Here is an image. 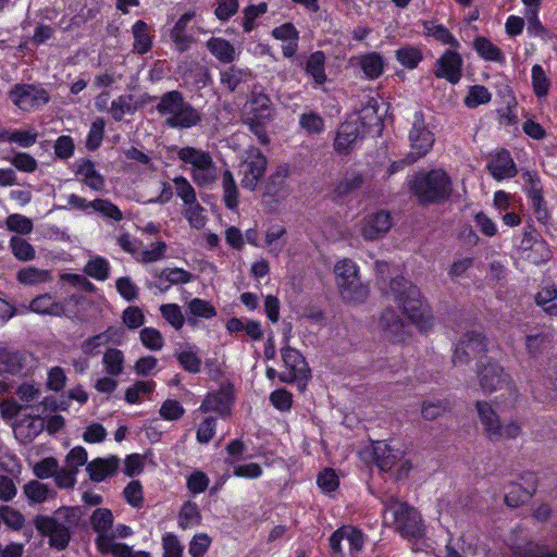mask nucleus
Returning <instances> with one entry per match:
<instances>
[{
    "mask_svg": "<svg viewBox=\"0 0 557 557\" xmlns=\"http://www.w3.org/2000/svg\"><path fill=\"white\" fill-rule=\"evenodd\" d=\"M411 152L407 154V163H414L424 157L433 147L434 135L425 125L424 115L421 111L413 114L412 127L409 132Z\"/></svg>",
    "mask_w": 557,
    "mask_h": 557,
    "instance_id": "13",
    "label": "nucleus"
},
{
    "mask_svg": "<svg viewBox=\"0 0 557 557\" xmlns=\"http://www.w3.org/2000/svg\"><path fill=\"white\" fill-rule=\"evenodd\" d=\"M232 396L230 392L221 389L215 393H209L199 407L202 412H216L225 417L231 411Z\"/></svg>",
    "mask_w": 557,
    "mask_h": 557,
    "instance_id": "29",
    "label": "nucleus"
},
{
    "mask_svg": "<svg viewBox=\"0 0 557 557\" xmlns=\"http://www.w3.org/2000/svg\"><path fill=\"white\" fill-rule=\"evenodd\" d=\"M473 48L485 61H492L499 64L505 62V55L502 50L486 37H476L473 41Z\"/></svg>",
    "mask_w": 557,
    "mask_h": 557,
    "instance_id": "35",
    "label": "nucleus"
},
{
    "mask_svg": "<svg viewBox=\"0 0 557 557\" xmlns=\"http://www.w3.org/2000/svg\"><path fill=\"white\" fill-rule=\"evenodd\" d=\"M529 485L522 487L520 484H511L510 490L505 495V502L509 507H519L528 500L535 491V478L532 473L528 474Z\"/></svg>",
    "mask_w": 557,
    "mask_h": 557,
    "instance_id": "32",
    "label": "nucleus"
},
{
    "mask_svg": "<svg viewBox=\"0 0 557 557\" xmlns=\"http://www.w3.org/2000/svg\"><path fill=\"white\" fill-rule=\"evenodd\" d=\"M125 357L117 348H108L102 357V364L107 374L119 376L123 373Z\"/></svg>",
    "mask_w": 557,
    "mask_h": 557,
    "instance_id": "43",
    "label": "nucleus"
},
{
    "mask_svg": "<svg viewBox=\"0 0 557 557\" xmlns=\"http://www.w3.org/2000/svg\"><path fill=\"white\" fill-rule=\"evenodd\" d=\"M434 74L438 78H445L451 84H457L462 76L461 55L456 51H445L435 63Z\"/></svg>",
    "mask_w": 557,
    "mask_h": 557,
    "instance_id": "21",
    "label": "nucleus"
},
{
    "mask_svg": "<svg viewBox=\"0 0 557 557\" xmlns=\"http://www.w3.org/2000/svg\"><path fill=\"white\" fill-rule=\"evenodd\" d=\"M384 336L393 342H403L409 334V325L391 308L385 309L379 321Z\"/></svg>",
    "mask_w": 557,
    "mask_h": 557,
    "instance_id": "20",
    "label": "nucleus"
},
{
    "mask_svg": "<svg viewBox=\"0 0 557 557\" xmlns=\"http://www.w3.org/2000/svg\"><path fill=\"white\" fill-rule=\"evenodd\" d=\"M219 175V171L213 160L209 163L205 164L201 168L191 170V178L193 181L201 187L209 186L213 184Z\"/></svg>",
    "mask_w": 557,
    "mask_h": 557,
    "instance_id": "48",
    "label": "nucleus"
},
{
    "mask_svg": "<svg viewBox=\"0 0 557 557\" xmlns=\"http://www.w3.org/2000/svg\"><path fill=\"white\" fill-rule=\"evenodd\" d=\"M223 200L227 209L234 210L238 207V189L234 176L230 170L222 174Z\"/></svg>",
    "mask_w": 557,
    "mask_h": 557,
    "instance_id": "46",
    "label": "nucleus"
},
{
    "mask_svg": "<svg viewBox=\"0 0 557 557\" xmlns=\"http://www.w3.org/2000/svg\"><path fill=\"white\" fill-rule=\"evenodd\" d=\"M141 344L150 350H161L164 345L162 334L154 327H144L139 334Z\"/></svg>",
    "mask_w": 557,
    "mask_h": 557,
    "instance_id": "58",
    "label": "nucleus"
},
{
    "mask_svg": "<svg viewBox=\"0 0 557 557\" xmlns=\"http://www.w3.org/2000/svg\"><path fill=\"white\" fill-rule=\"evenodd\" d=\"M396 60L407 69H416L422 61L421 50L413 46H404L395 51Z\"/></svg>",
    "mask_w": 557,
    "mask_h": 557,
    "instance_id": "47",
    "label": "nucleus"
},
{
    "mask_svg": "<svg viewBox=\"0 0 557 557\" xmlns=\"http://www.w3.org/2000/svg\"><path fill=\"white\" fill-rule=\"evenodd\" d=\"M360 66L370 79L377 78L383 72V60L379 53H369L360 59Z\"/></svg>",
    "mask_w": 557,
    "mask_h": 557,
    "instance_id": "52",
    "label": "nucleus"
},
{
    "mask_svg": "<svg viewBox=\"0 0 557 557\" xmlns=\"http://www.w3.org/2000/svg\"><path fill=\"white\" fill-rule=\"evenodd\" d=\"M305 71L312 77L315 85H323L326 82L324 53L322 51L311 53L306 62Z\"/></svg>",
    "mask_w": 557,
    "mask_h": 557,
    "instance_id": "33",
    "label": "nucleus"
},
{
    "mask_svg": "<svg viewBox=\"0 0 557 557\" xmlns=\"http://www.w3.org/2000/svg\"><path fill=\"white\" fill-rule=\"evenodd\" d=\"M349 546L351 557L360 553L364 546L366 535L363 532L352 525H343L337 529L330 537V547L332 552L343 557L342 542Z\"/></svg>",
    "mask_w": 557,
    "mask_h": 557,
    "instance_id": "19",
    "label": "nucleus"
},
{
    "mask_svg": "<svg viewBox=\"0 0 557 557\" xmlns=\"http://www.w3.org/2000/svg\"><path fill=\"white\" fill-rule=\"evenodd\" d=\"M161 315L169 322L175 330H181L185 323V318L182 310L176 304H165L160 307Z\"/></svg>",
    "mask_w": 557,
    "mask_h": 557,
    "instance_id": "57",
    "label": "nucleus"
},
{
    "mask_svg": "<svg viewBox=\"0 0 557 557\" xmlns=\"http://www.w3.org/2000/svg\"><path fill=\"white\" fill-rule=\"evenodd\" d=\"M392 216L387 211H379L367 215L362 221L361 235L367 240L383 237L392 227Z\"/></svg>",
    "mask_w": 557,
    "mask_h": 557,
    "instance_id": "22",
    "label": "nucleus"
},
{
    "mask_svg": "<svg viewBox=\"0 0 557 557\" xmlns=\"http://www.w3.org/2000/svg\"><path fill=\"white\" fill-rule=\"evenodd\" d=\"M33 312L38 314H47L51 317H61L64 314V306L57 301L50 294L39 295L34 298L29 305Z\"/></svg>",
    "mask_w": 557,
    "mask_h": 557,
    "instance_id": "31",
    "label": "nucleus"
},
{
    "mask_svg": "<svg viewBox=\"0 0 557 557\" xmlns=\"http://www.w3.org/2000/svg\"><path fill=\"white\" fill-rule=\"evenodd\" d=\"M532 85L536 96L543 97L547 95L550 83L543 67L539 64L532 67Z\"/></svg>",
    "mask_w": 557,
    "mask_h": 557,
    "instance_id": "61",
    "label": "nucleus"
},
{
    "mask_svg": "<svg viewBox=\"0 0 557 557\" xmlns=\"http://www.w3.org/2000/svg\"><path fill=\"white\" fill-rule=\"evenodd\" d=\"M91 529L98 534L95 540V545L101 554H110L115 546L121 543L112 542L109 536L111 528L113 527V515L107 508H98L90 516Z\"/></svg>",
    "mask_w": 557,
    "mask_h": 557,
    "instance_id": "16",
    "label": "nucleus"
},
{
    "mask_svg": "<svg viewBox=\"0 0 557 557\" xmlns=\"http://www.w3.org/2000/svg\"><path fill=\"white\" fill-rule=\"evenodd\" d=\"M91 205H94V211L100 213L104 218L112 219L116 222L123 219L122 211L107 199H95Z\"/></svg>",
    "mask_w": 557,
    "mask_h": 557,
    "instance_id": "62",
    "label": "nucleus"
},
{
    "mask_svg": "<svg viewBox=\"0 0 557 557\" xmlns=\"http://www.w3.org/2000/svg\"><path fill=\"white\" fill-rule=\"evenodd\" d=\"M485 351L486 338L480 332L469 331L457 343L453 355V363L456 367L466 366Z\"/></svg>",
    "mask_w": 557,
    "mask_h": 557,
    "instance_id": "15",
    "label": "nucleus"
},
{
    "mask_svg": "<svg viewBox=\"0 0 557 557\" xmlns=\"http://www.w3.org/2000/svg\"><path fill=\"white\" fill-rule=\"evenodd\" d=\"M487 169L491 175L502 181L505 178H511L517 174V166L509 153V151L503 149L496 152L487 164Z\"/></svg>",
    "mask_w": 557,
    "mask_h": 557,
    "instance_id": "24",
    "label": "nucleus"
},
{
    "mask_svg": "<svg viewBox=\"0 0 557 557\" xmlns=\"http://www.w3.org/2000/svg\"><path fill=\"white\" fill-rule=\"evenodd\" d=\"M24 494L30 503L41 504L54 497V490L48 484L41 483L37 480L29 481L24 485Z\"/></svg>",
    "mask_w": 557,
    "mask_h": 557,
    "instance_id": "40",
    "label": "nucleus"
},
{
    "mask_svg": "<svg viewBox=\"0 0 557 557\" xmlns=\"http://www.w3.org/2000/svg\"><path fill=\"white\" fill-rule=\"evenodd\" d=\"M509 547L513 557H557V550L550 549L545 544L528 541L519 544L515 539H509Z\"/></svg>",
    "mask_w": 557,
    "mask_h": 557,
    "instance_id": "28",
    "label": "nucleus"
},
{
    "mask_svg": "<svg viewBox=\"0 0 557 557\" xmlns=\"http://www.w3.org/2000/svg\"><path fill=\"white\" fill-rule=\"evenodd\" d=\"M360 137L361 132L359 122L347 121L339 126L334 140V147L336 151L347 153Z\"/></svg>",
    "mask_w": 557,
    "mask_h": 557,
    "instance_id": "26",
    "label": "nucleus"
},
{
    "mask_svg": "<svg viewBox=\"0 0 557 557\" xmlns=\"http://www.w3.org/2000/svg\"><path fill=\"white\" fill-rule=\"evenodd\" d=\"M267 158L259 149L252 148L248 150L245 159L239 165L242 186L248 190H255L267 170Z\"/></svg>",
    "mask_w": 557,
    "mask_h": 557,
    "instance_id": "17",
    "label": "nucleus"
},
{
    "mask_svg": "<svg viewBox=\"0 0 557 557\" xmlns=\"http://www.w3.org/2000/svg\"><path fill=\"white\" fill-rule=\"evenodd\" d=\"M195 17L194 11L185 12L176 21L175 25L170 32V38L178 52L187 51L194 42V37L186 33L187 25Z\"/></svg>",
    "mask_w": 557,
    "mask_h": 557,
    "instance_id": "25",
    "label": "nucleus"
},
{
    "mask_svg": "<svg viewBox=\"0 0 557 557\" xmlns=\"http://www.w3.org/2000/svg\"><path fill=\"white\" fill-rule=\"evenodd\" d=\"M119 465L120 459L115 456L96 458L87 465L86 471L88 472L91 481L101 482L106 478L114 475Z\"/></svg>",
    "mask_w": 557,
    "mask_h": 557,
    "instance_id": "27",
    "label": "nucleus"
},
{
    "mask_svg": "<svg viewBox=\"0 0 557 557\" xmlns=\"http://www.w3.org/2000/svg\"><path fill=\"white\" fill-rule=\"evenodd\" d=\"M163 557H182L184 546L173 533H165L162 537Z\"/></svg>",
    "mask_w": 557,
    "mask_h": 557,
    "instance_id": "64",
    "label": "nucleus"
},
{
    "mask_svg": "<svg viewBox=\"0 0 557 557\" xmlns=\"http://www.w3.org/2000/svg\"><path fill=\"white\" fill-rule=\"evenodd\" d=\"M413 194L420 202H441L446 200L453 190L450 177L441 169L419 173L411 183Z\"/></svg>",
    "mask_w": 557,
    "mask_h": 557,
    "instance_id": "6",
    "label": "nucleus"
},
{
    "mask_svg": "<svg viewBox=\"0 0 557 557\" xmlns=\"http://www.w3.org/2000/svg\"><path fill=\"white\" fill-rule=\"evenodd\" d=\"M176 195L183 200L184 206L194 203L197 200L196 190L193 185L184 176H176L173 180Z\"/></svg>",
    "mask_w": 557,
    "mask_h": 557,
    "instance_id": "59",
    "label": "nucleus"
},
{
    "mask_svg": "<svg viewBox=\"0 0 557 557\" xmlns=\"http://www.w3.org/2000/svg\"><path fill=\"white\" fill-rule=\"evenodd\" d=\"M299 125L309 134H320L324 129L323 119L314 112L302 113L299 117Z\"/></svg>",
    "mask_w": 557,
    "mask_h": 557,
    "instance_id": "60",
    "label": "nucleus"
},
{
    "mask_svg": "<svg viewBox=\"0 0 557 557\" xmlns=\"http://www.w3.org/2000/svg\"><path fill=\"white\" fill-rule=\"evenodd\" d=\"M16 398L7 397L0 400V417L4 421H12L18 414L27 409L38 411L39 406L47 405V398L40 401V384L23 382L15 389Z\"/></svg>",
    "mask_w": 557,
    "mask_h": 557,
    "instance_id": "7",
    "label": "nucleus"
},
{
    "mask_svg": "<svg viewBox=\"0 0 557 557\" xmlns=\"http://www.w3.org/2000/svg\"><path fill=\"white\" fill-rule=\"evenodd\" d=\"M134 37V51L139 54L147 53L152 47V37L149 34V27L146 22L137 21L132 27Z\"/></svg>",
    "mask_w": 557,
    "mask_h": 557,
    "instance_id": "39",
    "label": "nucleus"
},
{
    "mask_svg": "<svg viewBox=\"0 0 557 557\" xmlns=\"http://www.w3.org/2000/svg\"><path fill=\"white\" fill-rule=\"evenodd\" d=\"M281 357L285 367V371L278 375L281 382L293 383L308 380L310 373L308 364L299 350L288 346L287 337H285V346L281 349Z\"/></svg>",
    "mask_w": 557,
    "mask_h": 557,
    "instance_id": "14",
    "label": "nucleus"
},
{
    "mask_svg": "<svg viewBox=\"0 0 557 557\" xmlns=\"http://www.w3.org/2000/svg\"><path fill=\"white\" fill-rule=\"evenodd\" d=\"M153 275L158 278L165 280L170 285L186 284L191 281V273L181 268H165L161 271L154 270Z\"/></svg>",
    "mask_w": 557,
    "mask_h": 557,
    "instance_id": "51",
    "label": "nucleus"
},
{
    "mask_svg": "<svg viewBox=\"0 0 557 557\" xmlns=\"http://www.w3.org/2000/svg\"><path fill=\"white\" fill-rule=\"evenodd\" d=\"M373 456L379 469L389 473L396 481L406 479L412 469V463L406 458L404 451L385 442L380 441L374 444Z\"/></svg>",
    "mask_w": 557,
    "mask_h": 557,
    "instance_id": "9",
    "label": "nucleus"
},
{
    "mask_svg": "<svg viewBox=\"0 0 557 557\" xmlns=\"http://www.w3.org/2000/svg\"><path fill=\"white\" fill-rule=\"evenodd\" d=\"M251 73L236 66H230L221 72V84L228 91H234L240 84L250 79Z\"/></svg>",
    "mask_w": 557,
    "mask_h": 557,
    "instance_id": "44",
    "label": "nucleus"
},
{
    "mask_svg": "<svg viewBox=\"0 0 557 557\" xmlns=\"http://www.w3.org/2000/svg\"><path fill=\"white\" fill-rule=\"evenodd\" d=\"M156 109L164 117L165 125L171 128H190L198 125L201 121V113L187 102L178 90L163 94Z\"/></svg>",
    "mask_w": 557,
    "mask_h": 557,
    "instance_id": "3",
    "label": "nucleus"
},
{
    "mask_svg": "<svg viewBox=\"0 0 557 557\" xmlns=\"http://www.w3.org/2000/svg\"><path fill=\"white\" fill-rule=\"evenodd\" d=\"M385 513H391L395 530L409 542H417L424 537L425 525L420 512L407 503L399 500L395 495L388 494L382 498Z\"/></svg>",
    "mask_w": 557,
    "mask_h": 557,
    "instance_id": "2",
    "label": "nucleus"
},
{
    "mask_svg": "<svg viewBox=\"0 0 557 557\" xmlns=\"http://www.w3.org/2000/svg\"><path fill=\"white\" fill-rule=\"evenodd\" d=\"M177 157L182 162L190 164L193 169L201 168L213 160L208 151L190 146L180 148Z\"/></svg>",
    "mask_w": 557,
    "mask_h": 557,
    "instance_id": "41",
    "label": "nucleus"
},
{
    "mask_svg": "<svg viewBox=\"0 0 557 557\" xmlns=\"http://www.w3.org/2000/svg\"><path fill=\"white\" fill-rule=\"evenodd\" d=\"M423 33L444 45H449L454 48L459 46L458 40L453 36L448 28L442 24H435L431 21L423 22Z\"/></svg>",
    "mask_w": 557,
    "mask_h": 557,
    "instance_id": "45",
    "label": "nucleus"
},
{
    "mask_svg": "<svg viewBox=\"0 0 557 557\" xmlns=\"http://www.w3.org/2000/svg\"><path fill=\"white\" fill-rule=\"evenodd\" d=\"M16 280L23 285L34 286L42 283H49L53 280V276L49 270L25 267L16 273Z\"/></svg>",
    "mask_w": 557,
    "mask_h": 557,
    "instance_id": "36",
    "label": "nucleus"
},
{
    "mask_svg": "<svg viewBox=\"0 0 557 557\" xmlns=\"http://www.w3.org/2000/svg\"><path fill=\"white\" fill-rule=\"evenodd\" d=\"M76 522V510L69 507L59 508L52 516L39 515L34 520L37 531L48 536L50 546L59 550L69 545L71 529Z\"/></svg>",
    "mask_w": 557,
    "mask_h": 557,
    "instance_id": "4",
    "label": "nucleus"
},
{
    "mask_svg": "<svg viewBox=\"0 0 557 557\" xmlns=\"http://www.w3.org/2000/svg\"><path fill=\"white\" fill-rule=\"evenodd\" d=\"M491 98L492 95L486 87L474 85L469 89L468 95L465 98V104L466 107L473 109L480 104L490 102Z\"/></svg>",
    "mask_w": 557,
    "mask_h": 557,
    "instance_id": "55",
    "label": "nucleus"
},
{
    "mask_svg": "<svg viewBox=\"0 0 557 557\" xmlns=\"http://www.w3.org/2000/svg\"><path fill=\"white\" fill-rule=\"evenodd\" d=\"M10 100L22 111L42 108L50 101L49 92L40 85L15 84L9 91Z\"/></svg>",
    "mask_w": 557,
    "mask_h": 557,
    "instance_id": "12",
    "label": "nucleus"
},
{
    "mask_svg": "<svg viewBox=\"0 0 557 557\" xmlns=\"http://www.w3.org/2000/svg\"><path fill=\"white\" fill-rule=\"evenodd\" d=\"M289 174V166L281 164L262 183V201L271 209H274L290 194L287 183Z\"/></svg>",
    "mask_w": 557,
    "mask_h": 557,
    "instance_id": "11",
    "label": "nucleus"
},
{
    "mask_svg": "<svg viewBox=\"0 0 557 557\" xmlns=\"http://www.w3.org/2000/svg\"><path fill=\"white\" fill-rule=\"evenodd\" d=\"M24 364V355L0 347V373L17 374L22 371Z\"/></svg>",
    "mask_w": 557,
    "mask_h": 557,
    "instance_id": "34",
    "label": "nucleus"
},
{
    "mask_svg": "<svg viewBox=\"0 0 557 557\" xmlns=\"http://www.w3.org/2000/svg\"><path fill=\"white\" fill-rule=\"evenodd\" d=\"M84 271L98 281H104L109 276V262L102 257H95L86 263Z\"/></svg>",
    "mask_w": 557,
    "mask_h": 557,
    "instance_id": "56",
    "label": "nucleus"
},
{
    "mask_svg": "<svg viewBox=\"0 0 557 557\" xmlns=\"http://www.w3.org/2000/svg\"><path fill=\"white\" fill-rule=\"evenodd\" d=\"M478 379L481 388L485 393L502 391L497 397V406L512 408L518 398V391L511 377L505 373L504 369L494 361L482 363L478 369Z\"/></svg>",
    "mask_w": 557,
    "mask_h": 557,
    "instance_id": "5",
    "label": "nucleus"
},
{
    "mask_svg": "<svg viewBox=\"0 0 557 557\" xmlns=\"http://www.w3.org/2000/svg\"><path fill=\"white\" fill-rule=\"evenodd\" d=\"M274 108L270 97L258 87H253L246 103L247 117L271 120Z\"/></svg>",
    "mask_w": 557,
    "mask_h": 557,
    "instance_id": "23",
    "label": "nucleus"
},
{
    "mask_svg": "<svg viewBox=\"0 0 557 557\" xmlns=\"http://www.w3.org/2000/svg\"><path fill=\"white\" fill-rule=\"evenodd\" d=\"M386 300L395 302L420 330L432 326V315L419 288L403 276L392 278L381 287Z\"/></svg>",
    "mask_w": 557,
    "mask_h": 557,
    "instance_id": "1",
    "label": "nucleus"
},
{
    "mask_svg": "<svg viewBox=\"0 0 557 557\" xmlns=\"http://www.w3.org/2000/svg\"><path fill=\"white\" fill-rule=\"evenodd\" d=\"M187 311L191 317L187 318L190 325L196 324L195 318L211 319L216 315L215 308L207 300L194 298L187 304Z\"/></svg>",
    "mask_w": 557,
    "mask_h": 557,
    "instance_id": "42",
    "label": "nucleus"
},
{
    "mask_svg": "<svg viewBox=\"0 0 557 557\" xmlns=\"http://www.w3.org/2000/svg\"><path fill=\"white\" fill-rule=\"evenodd\" d=\"M476 410L486 436L494 442L500 440H516L522 432L517 421L500 423L494 408L487 401H476Z\"/></svg>",
    "mask_w": 557,
    "mask_h": 557,
    "instance_id": "10",
    "label": "nucleus"
},
{
    "mask_svg": "<svg viewBox=\"0 0 557 557\" xmlns=\"http://www.w3.org/2000/svg\"><path fill=\"white\" fill-rule=\"evenodd\" d=\"M363 182L364 177L360 173H347L341 181L337 182L333 193L336 198H345L359 190L363 185Z\"/></svg>",
    "mask_w": 557,
    "mask_h": 557,
    "instance_id": "38",
    "label": "nucleus"
},
{
    "mask_svg": "<svg viewBox=\"0 0 557 557\" xmlns=\"http://www.w3.org/2000/svg\"><path fill=\"white\" fill-rule=\"evenodd\" d=\"M177 361L181 367L189 373H199L201 370V358L194 350L193 347L188 346L182 351L176 352Z\"/></svg>",
    "mask_w": 557,
    "mask_h": 557,
    "instance_id": "49",
    "label": "nucleus"
},
{
    "mask_svg": "<svg viewBox=\"0 0 557 557\" xmlns=\"http://www.w3.org/2000/svg\"><path fill=\"white\" fill-rule=\"evenodd\" d=\"M10 422L15 438L22 444L32 443L45 430V420L39 413L22 412Z\"/></svg>",
    "mask_w": 557,
    "mask_h": 557,
    "instance_id": "18",
    "label": "nucleus"
},
{
    "mask_svg": "<svg viewBox=\"0 0 557 557\" xmlns=\"http://www.w3.org/2000/svg\"><path fill=\"white\" fill-rule=\"evenodd\" d=\"M10 247L14 257L20 261H30L35 259L36 251L34 247L22 237H11Z\"/></svg>",
    "mask_w": 557,
    "mask_h": 557,
    "instance_id": "53",
    "label": "nucleus"
},
{
    "mask_svg": "<svg viewBox=\"0 0 557 557\" xmlns=\"http://www.w3.org/2000/svg\"><path fill=\"white\" fill-rule=\"evenodd\" d=\"M132 96H119L111 102L109 112L113 120L121 121L126 114H134L136 108L132 104Z\"/></svg>",
    "mask_w": 557,
    "mask_h": 557,
    "instance_id": "54",
    "label": "nucleus"
},
{
    "mask_svg": "<svg viewBox=\"0 0 557 557\" xmlns=\"http://www.w3.org/2000/svg\"><path fill=\"white\" fill-rule=\"evenodd\" d=\"M183 214L193 228L201 230L207 223L205 208L197 200L185 205Z\"/></svg>",
    "mask_w": 557,
    "mask_h": 557,
    "instance_id": "50",
    "label": "nucleus"
},
{
    "mask_svg": "<svg viewBox=\"0 0 557 557\" xmlns=\"http://www.w3.org/2000/svg\"><path fill=\"white\" fill-rule=\"evenodd\" d=\"M358 272L356 262L348 258L337 261L334 265L336 285L346 301L361 302L369 295L368 287L361 283Z\"/></svg>",
    "mask_w": 557,
    "mask_h": 557,
    "instance_id": "8",
    "label": "nucleus"
},
{
    "mask_svg": "<svg viewBox=\"0 0 557 557\" xmlns=\"http://www.w3.org/2000/svg\"><path fill=\"white\" fill-rule=\"evenodd\" d=\"M206 47L221 62L231 63L235 60L234 46L223 38L212 37L207 41Z\"/></svg>",
    "mask_w": 557,
    "mask_h": 557,
    "instance_id": "37",
    "label": "nucleus"
},
{
    "mask_svg": "<svg viewBox=\"0 0 557 557\" xmlns=\"http://www.w3.org/2000/svg\"><path fill=\"white\" fill-rule=\"evenodd\" d=\"M76 174L81 175L82 182L94 190H102L106 182L103 176L96 170L92 161L81 159L76 161Z\"/></svg>",
    "mask_w": 557,
    "mask_h": 557,
    "instance_id": "30",
    "label": "nucleus"
},
{
    "mask_svg": "<svg viewBox=\"0 0 557 557\" xmlns=\"http://www.w3.org/2000/svg\"><path fill=\"white\" fill-rule=\"evenodd\" d=\"M8 230L23 235L29 234L33 231V222L22 214H10L5 221Z\"/></svg>",
    "mask_w": 557,
    "mask_h": 557,
    "instance_id": "63",
    "label": "nucleus"
}]
</instances>
